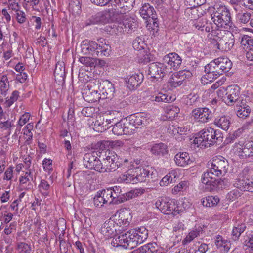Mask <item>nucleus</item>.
Here are the masks:
<instances>
[{
    "label": "nucleus",
    "instance_id": "f257e3e1",
    "mask_svg": "<svg viewBox=\"0 0 253 253\" xmlns=\"http://www.w3.org/2000/svg\"><path fill=\"white\" fill-rule=\"evenodd\" d=\"M223 141V134L218 129H214L211 127L201 130L196 137L193 143L198 146L209 147L214 144L219 145Z\"/></svg>",
    "mask_w": 253,
    "mask_h": 253
},
{
    "label": "nucleus",
    "instance_id": "f03ea898",
    "mask_svg": "<svg viewBox=\"0 0 253 253\" xmlns=\"http://www.w3.org/2000/svg\"><path fill=\"white\" fill-rule=\"evenodd\" d=\"M98 42L97 43L93 41H84L81 44L82 52L94 57L108 56L111 50L110 46L103 38L98 40Z\"/></svg>",
    "mask_w": 253,
    "mask_h": 253
},
{
    "label": "nucleus",
    "instance_id": "7ed1b4c3",
    "mask_svg": "<svg viewBox=\"0 0 253 253\" xmlns=\"http://www.w3.org/2000/svg\"><path fill=\"white\" fill-rule=\"evenodd\" d=\"M211 16L214 24L219 28L228 29L232 24L229 10L224 5H220Z\"/></svg>",
    "mask_w": 253,
    "mask_h": 253
},
{
    "label": "nucleus",
    "instance_id": "20e7f679",
    "mask_svg": "<svg viewBox=\"0 0 253 253\" xmlns=\"http://www.w3.org/2000/svg\"><path fill=\"white\" fill-rule=\"evenodd\" d=\"M98 154H100L101 152L95 151L85 154L83 158V162L86 168L101 172L103 170L101 169L102 163L98 158V156L100 157Z\"/></svg>",
    "mask_w": 253,
    "mask_h": 253
},
{
    "label": "nucleus",
    "instance_id": "39448f33",
    "mask_svg": "<svg viewBox=\"0 0 253 253\" xmlns=\"http://www.w3.org/2000/svg\"><path fill=\"white\" fill-rule=\"evenodd\" d=\"M135 243L129 230L125 233L121 232L119 236L113 238L111 244L115 247L132 249L136 247Z\"/></svg>",
    "mask_w": 253,
    "mask_h": 253
},
{
    "label": "nucleus",
    "instance_id": "423d86ee",
    "mask_svg": "<svg viewBox=\"0 0 253 253\" xmlns=\"http://www.w3.org/2000/svg\"><path fill=\"white\" fill-rule=\"evenodd\" d=\"M135 177L137 179L136 183L147 181L154 182L157 179V173L152 168L149 167L146 168H135Z\"/></svg>",
    "mask_w": 253,
    "mask_h": 253
},
{
    "label": "nucleus",
    "instance_id": "0eeeda50",
    "mask_svg": "<svg viewBox=\"0 0 253 253\" xmlns=\"http://www.w3.org/2000/svg\"><path fill=\"white\" fill-rule=\"evenodd\" d=\"M217 60V59H215L205 66V72L206 75L201 79L202 82H203L204 79H207L210 82H211L213 79H216L220 75H222Z\"/></svg>",
    "mask_w": 253,
    "mask_h": 253
},
{
    "label": "nucleus",
    "instance_id": "6e6552de",
    "mask_svg": "<svg viewBox=\"0 0 253 253\" xmlns=\"http://www.w3.org/2000/svg\"><path fill=\"white\" fill-rule=\"evenodd\" d=\"M103 163H102L101 169L103 170L101 172H110L116 170L120 166L119 162L118 161V158L117 155L114 152H108V155L105 158H103Z\"/></svg>",
    "mask_w": 253,
    "mask_h": 253
},
{
    "label": "nucleus",
    "instance_id": "1a4fd4ad",
    "mask_svg": "<svg viewBox=\"0 0 253 253\" xmlns=\"http://www.w3.org/2000/svg\"><path fill=\"white\" fill-rule=\"evenodd\" d=\"M112 217L115 221L117 225L120 227L122 226L121 230L123 231H125L126 228L129 225L132 219L130 211L124 209L118 211Z\"/></svg>",
    "mask_w": 253,
    "mask_h": 253
},
{
    "label": "nucleus",
    "instance_id": "9d476101",
    "mask_svg": "<svg viewBox=\"0 0 253 253\" xmlns=\"http://www.w3.org/2000/svg\"><path fill=\"white\" fill-rule=\"evenodd\" d=\"M120 1L117 3H113L111 5L112 8L109 9V13L114 17H117L120 15H123L129 10L128 5H125L124 3L132 6L135 0H119Z\"/></svg>",
    "mask_w": 253,
    "mask_h": 253
},
{
    "label": "nucleus",
    "instance_id": "9b49d317",
    "mask_svg": "<svg viewBox=\"0 0 253 253\" xmlns=\"http://www.w3.org/2000/svg\"><path fill=\"white\" fill-rule=\"evenodd\" d=\"M156 207L159 209L161 212L165 214H173L175 215V213L178 212V209H176L178 207L175 204L174 202L171 200H167L166 199H162L158 200L155 203Z\"/></svg>",
    "mask_w": 253,
    "mask_h": 253
},
{
    "label": "nucleus",
    "instance_id": "f8f14e48",
    "mask_svg": "<svg viewBox=\"0 0 253 253\" xmlns=\"http://www.w3.org/2000/svg\"><path fill=\"white\" fill-rule=\"evenodd\" d=\"M228 166V161L222 156H218L212 159L211 167L213 168L212 171L221 176L227 173Z\"/></svg>",
    "mask_w": 253,
    "mask_h": 253
},
{
    "label": "nucleus",
    "instance_id": "ddd939ff",
    "mask_svg": "<svg viewBox=\"0 0 253 253\" xmlns=\"http://www.w3.org/2000/svg\"><path fill=\"white\" fill-rule=\"evenodd\" d=\"M192 116L196 121L205 123L212 119L213 113L208 108H198L192 110Z\"/></svg>",
    "mask_w": 253,
    "mask_h": 253
},
{
    "label": "nucleus",
    "instance_id": "4468645a",
    "mask_svg": "<svg viewBox=\"0 0 253 253\" xmlns=\"http://www.w3.org/2000/svg\"><path fill=\"white\" fill-rule=\"evenodd\" d=\"M226 91L223 100L227 105L232 106L239 98L240 88L238 85H231L227 87Z\"/></svg>",
    "mask_w": 253,
    "mask_h": 253
},
{
    "label": "nucleus",
    "instance_id": "2eb2a0df",
    "mask_svg": "<svg viewBox=\"0 0 253 253\" xmlns=\"http://www.w3.org/2000/svg\"><path fill=\"white\" fill-rule=\"evenodd\" d=\"M233 185L241 191L253 193V178L240 174L235 180Z\"/></svg>",
    "mask_w": 253,
    "mask_h": 253
},
{
    "label": "nucleus",
    "instance_id": "dca6fc26",
    "mask_svg": "<svg viewBox=\"0 0 253 253\" xmlns=\"http://www.w3.org/2000/svg\"><path fill=\"white\" fill-rule=\"evenodd\" d=\"M192 73L189 71H180L173 74L170 77L168 82V86L170 88H176L181 85L184 81L188 77H190Z\"/></svg>",
    "mask_w": 253,
    "mask_h": 253
},
{
    "label": "nucleus",
    "instance_id": "f3484780",
    "mask_svg": "<svg viewBox=\"0 0 253 253\" xmlns=\"http://www.w3.org/2000/svg\"><path fill=\"white\" fill-rule=\"evenodd\" d=\"M234 146L239 152L241 159H245L253 156V141H248L245 143L239 142L235 143Z\"/></svg>",
    "mask_w": 253,
    "mask_h": 253
},
{
    "label": "nucleus",
    "instance_id": "a211bd4d",
    "mask_svg": "<svg viewBox=\"0 0 253 253\" xmlns=\"http://www.w3.org/2000/svg\"><path fill=\"white\" fill-rule=\"evenodd\" d=\"M126 119L130 127L134 126L137 128L139 126H145L148 123V118L147 114L142 112L131 115Z\"/></svg>",
    "mask_w": 253,
    "mask_h": 253
},
{
    "label": "nucleus",
    "instance_id": "6ab92c4d",
    "mask_svg": "<svg viewBox=\"0 0 253 253\" xmlns=\"http://www.w3.org/2000/svg\"><path fill=\"white\" fill-rule=\"evenodd\" d=\"M167 72L168 69L164 64L154 62L151 63L149 66L148 75H150L151 78H162Z\"/></svg>",
    "mask_w": 253,
    "mask_h": 253
},
{
    "label": "nucleus",
    "instance_id": "aec40b11",
    "mask_svg": "<svg viewBox=\"0 0 253 253\" xmlns=\"http://www.w3.org/2000/svg\"><path fill=\"white\" fill-rule=\"evenodd\" d=\"M99 89L102 99H111L114 97L115 91L114 85L108 80L103 81L100 84Z\"/></svg>",
    "mask_w": 253,
    "mask_h": 253
},
{
    "label": "nucleus",
    "instance_id": "412c9836",
    "mask_svg": "<svg viewBox=\"0 0 253 253\" xmlns=\"http://www.w3.org/2000/svg\"><path fill=\"white\" fill-rule=\"evenodd\" d=\"M93 84L94 82H90L85 87L83 93L84 99L88 102H95L102 99L100 93H98L97 90L91 89Z\"/></svg>",
    "mask_w": 253,
    "mask_h": 253
},
{
    "label": "nucleus",
    "instance_id": "4be33fe9",
    "mask_svg": "<svg viewBox=\"0 0 253 253\" xmlns=\"http://www.w3.org/2000/svg\"><path fill=\"white\" fill-rule=\"evenodd\" d=\"M115 221L112 217L106 220L102 225L101 228V233L106 238H112L115 235L116 229Z\"/></svg>",
    "mask_w": 253,
    "mask_h": 253
},
{
    "label": "nucleus",
    "instance_id": "5701e85b",
    "mask_svg": "<svg viewBox=\"0 0 253 253\" xmlns=\"http://www.w3.org/2000/svg\"><path fill=\"white\" fill-rule=\"evenodd\" d=\"M131 236L134 241L136 242V246L144 242L148 238V231L146 228L142 226L138 229H131L129 230Z\"/></svg>",
    "mask_w": 253,
    "mask_h": 253
},
{
    "label": "nucleus",
    "instance_id": "b1692460",
    "mask_svg": "<svg viewBox=\"0 0 253 253\" xmlns=\"http://www.w3.org/2000/svg\"><path fill=\"white\" fill-rule=\"evenodd\" d=\"M132 130H133V128H130L128 126L127 121L126 119L116 123L113 126L112 131L115 135H122L129 133Z\"/></svg>",
    "mask_w": 253,
    "mask_h": 253
},
{
    "label": "nucleus",
    "instance_id": "393cba45",
    "mask_svg": "<svg viewBox=\"0 0 253 253\" xmlns=\"http://www.w3.org/2000/svg\"><path fill=\"white\" fill-rule=\"evenodd\" d=\"M165 63H167L170 68L175 70L179 68L181 64V57L176 53H170L165 55L163 58Z\"/></svg>",
    "mask_w": 253,
    "mask_h": 253
},
{
    "label": "nucleus",
    "instance_id": "a878e982",
    "mask_svg": "<svg viewBox=\"0 0 253 253\" xmlns=\"http://www.w3.org/2000/svg\"><path fill=\"white\" fill-rule=\"evenodd\" d=\"M214 243L217 249L223 253H227L231 248L230 240L225 239L221 235H218L216 236Z\"/></svg>",
    "mask_w": 253,
    "mask_h": 253
},
{
    "label": "nucleus",
    "instance_id": "bb28decb",
    "mask_svg": "<svg viewBox=\"0 0 253 253\" xmlns=\"http://www.w3.org/2000/svg\"><path fill=\"white\" fill-rule=\"evenodd\" d=\"M207 228V226L204 224H201L195 226L194 229L191 231L186 237L182 241L183 244H186L191 242L196 237L201 235L205 232V229Z\"/></svg>",
    "mask_w": 253,
    "mask_h": 253
},
{
    "label": "nucleus",
    "instance_id": "cd10ccee",
    "mask_svg": "<svg viewBox=\"0 0 253 253\" xmlns=\"http://www.w3.org/2000/svg\"><path fill=\"white\" fill-rule=\"evenodd\" d=\"M213 170V168L211 167L210 169L203 173L201 179L202 183L211 187L212 184L215 183L214 182L216 179L221 176L220 174L215 173L212 171Z\"/></svg>",
    "mask_w": 253,
    "mask_h": 253
},
{
    "label": "nucleus",
    "instance_id": "c85d7f7f",
    "mask_svg": "<svg viewBox=\"0 0 253 253\" xmlns=\"http://www.w3.org/2000/svg\"><path fill=\"white\" fill-rule=\"evenodd\" d=\"M247 227L245 223L236 221L233 226L231 233V238L234 241H238L241 235L246 230Z\"/></svg>",
    "mask_w": 253,
    "mask_h": 253
},
{
    "label": "nucleus",
    "instance_id": "c756f323",
    "mask_svg": "<svg viewBox=\"0 0 253 253\" xmlns=\"http://www.w3.org/2000/svg\"><path fill=\"white\" fill-rule=\"evenodd\" d=\"M141 16L144 19L148 20L149 19L155 18L157 17L156 12L153 6H151L148 3H145L143 4L140 9L139 12Z\"/></svg>",
    "mask_w": 253,
    "mask_h": 253
},
{
    "label": "nucleus",
    "instance_id": "7c9ffc66",
    "mask_svg": "<svg viewBox=\"0 0 253 253\" xmlns=\"http://www.w3.org/2000/svg\"><path fill=\"white\" fill-rule=\"evenodd\" d=\"M143 75L141 73H135L128 79L127 86L130 90H135L141 84L143 80Z\"/></svg>",
    "mask_w": 253,
    "mask_h": 253
},
{
    "label": "nucleus",
    "instance_id": "2f4dec72",
    "mask_svg": "<svg viewBox=\"0 0 253 253\" xmlns=\"http://www.w3.org/2000/svg\"><path fill=\"white\" fill-rule=\"evenodd\" d=\"M135 176V172L134 168L133 169H129L125 172L124 174L120 175L118 178V181L119 182H124L126 183H137V179Z\"/></svg>",
    "mask_w": 253,
    "mask_h": 253
},
{
    "label": "nucleus",
    "instance_id": "473e14b6",
    "mask_svg": "<svg viewBox=\"0 0 253 253\" xmlns=\"http://www.w3.org/2000/svg\"><path fill=\"white\" fill-rule=\"evenodd\" d=\"M174 160L176 164L180 167H185L192 163L189 154L187 152H179L176 154Z\"/></svg>",
    "mask_w": 253,
    "mask_h": 253
},
{
    "label": "nucleus",
    "instance_id": "72a5a7b5",
    "mask_svg": "<svg viewBox=\"0 0 253 253\" xmlns=\"http://www.w3.org/2000/svg\"><path fill=\"white\" fill-rule=\"evenodd\" d=\"M33 180L31 170H27V171L19 178L20 185L26 190L31 189L33 188V185L31 183Z\"/></svg>",
    "mask_w": 253,
    "mask_h": 253
},
{
    "label": "nucleus",
    "instance_id": "f704fd0d",
    "mask_svg": "<svg viewBox=\"0 0 253 253\" xmlns=\"http://www.w3.org/2000/svg\"><path fill=\"white\" fill-rule=\"evenodd\" d=\"M136 27V23L131 17L124 19L122 22L119 23L118 28L122 29L123 32L128 33L130 31L134 30Z\"/></svg>",
    "mask_w": 253,
    "mask_h": 253
},
{
    "label": "nucleus",
    "instance_id": "c9c22d12",
    "mask_svg": "<svg viewBox=\"0 0 253 253\" xmlns=\"http://www.w3.org/2000/svg\"><path fill=\"white\" fill-rule=\"evenodd\" d=\"M213 124L218 127L227 131L231 125L230 118L225 115L218 116L215 119Z\"/></svg>",
    "mask_w": 253,
    "mask_h": 253
},
{
    "label": "nucleus",
    "instance_id": "e433bc0d",
    "mask_svg": "<svg viewBox=\"0 0 253 253\" xmlns=\"http://www.w3.org/2000/svg\"><path fill=\"white\" fill-rule=\"evenodd\" d=\"M218 30H212L211 33L208 35V37L211 42V46L215 51H219V42L221 37L219 36Z\"/></svg>",
    "mask_w": 253,
    "mask_h": 253
},
{
    "label": "nucleus",
    "instance_id": "4c0bfd02",
    "mask_svg": "<svg viewBox=\"0 0 253 253\" xmlns=\"http://www.w3.org/2000/svg\"><path fill=\"white\" fill-rule=\"evenodd\" d=\"M234 43V38H228L227 37H221L218 50L225 52L228 51L232 48Z\"/></svg>",
    "mask_w": 253,
    "mask_h": 253
},
{
    "label": "nucleus",
    "instance_id": "58836bf2",
    "mask_svg": "<svg viewBox=\"0 0 253 253\" xmlns=\"http://www.w3.org/2000/svg\"><path fill=\"white\" fill-rule=\"evenodd\" d=\"M56 80L63 81L66 76L65 66L63 62H58L56 65L54 72Z\"/></svg>",
    "mask_w": 253,
    "mask_h": 253
},
{
    "label": "nucleus",
    "instance_id": "ea45409f",
    "mask_svg": "<svg viewBox=\"0 0 253 253\" xmlns=\"http://www.w3.org/2000/svg\"><path fill=\"white\" fill-rule=\"evenodd\" d=\"M144 193V190L141 189H134L122 195V198L120 199V203L125 201L134 198Z\"/></svg>",
    "mask_w": 253,
    "mask_h": 253
},
{
    "label": "nucleus",
    "instance_id": "a19ab883",
    "mask_svg": "<svg viewBox=\"0 0 253 253\" xmlns=\"http://www.w3.org/2000/svg\"><path fill=\"white\" fill-rule=\"evenodd\" d=\"M217 59V63L219 65L222 74L228 72L231 69L232 63L228 58L220 57Z\"/></svg>",
    "mask_w": 253,
    "mask_h": 253
},
{
    "label": "nucleus",
    "instance_id": "79ce46f5",
    "mask_svg": "<svg viewBox=\"0 0 253 253\" xmlns=\"http://www.w3.org/2000/svg\"><path fill=\"white\" fill-rule=\"evenodd\" d=\"M168 151L167 146L163 143L155 144L151 148L152 153L158 156H163L166 154Z\"/></svg>",
    "mask_w": 253,
    "mask_h": 253
},
{
    "label": "nucleus",
    "instance_id": "37998d69",
    "mask_svg": "<svg viewBox=\"0 0 253 253\" xmlns=\"http://www.w3.org/2000/svg\"><path fill=\"white\" fill-rule=\"evenodd\" d=\"M220 201V199L217 196H209L201 199L202 204L204 207H212L216 206Z\"/></svg>",
    "mask_w": 253,
    "mask_h": 253
},
{
    "label": "nucleus",
    "instance_id": "c03bdc74",
    "mask_svg": "<svg viewBox=\"0 0 253 253\" xmlns=\"http://www.w3.org/2000/svg\"><path fill=\"white\" fill-rule=\"evenodd\" d=\"M237 115L242 118H246L251 112V108L249 105H247L245 102L242 100L241 105L237 106Z\"/></svg>",
    "mask_w": 253,
    "mask_h": 253
},
{
    "label": "nucleus",
    "instance_id": "a18cd8bd",
    "mask_svg": "<svg viewBox=\"0 0 253 253\" xmlns=\"http://www.w3.org/2000/svg\"><path fill=\"white\" fill-rule=\"evenodd\" d=\"M14 126L12 120L10 119L2 120V119H0V129L2 131H6V137L9 136L11 134V129Z\"/></svg>",
    "mask_w": 253,
    "mask_h": 253
},
{
    "label": "nucleus",
    "instance_id": "49530a36",
    "mask_svg": "<svg viewBox=\"0 0 253 253\" xmlns=\"http://www.w3.org/2000/svg\"><path fill=\"white\" fill-rule=\"evenodd\" d=\"M240 44L245 50L253 48V39L246 35H241L239 37Z\"/></svg>",
    "mask_w": 253,
    "mask_h": 253
},
{
    "label": "nucleus",
    "instance_id": "de8ad7c7",
    "mask_svg": "<svg viewBox=\"0 0 253 253\" xmlns=\"http://www.w3.org/2000/svg\"><path fill=\"white\" fill-rule=\"evenodd\" d=\"M150 100L152 101L156 102H165L168 103L172 101L171 97L166 94H163L161 92L158 93L156 95H154L151 96Z\"/></svg>",
    "mask_w": 253,
    "mask_h": 253
},
{
    "label": "nucleus",
    "instance_id": "09e8293b",
    "mask_svg": "<svg viewBox=\"0 0 253 253\" xmlns=\"http://www.w3.org/2000/svg\"><path fill=\"white\" fill-rule=\"evenodd\" d=\"M9 88V83L7 77L6 75H3L0 81V94L6 96Z\"/></svg>",
    "mask_w": 253,
    "mask_h": 253
},
{
    "label": "nucleus",
    "instance_id": "8fccbe9b",
    "mask_svg": "<svg viewBox=\"0 0 253 253\" xmlns=\"http://www.w3.org/2000/svg\"><path fill=\"white\" fill-rule=\"evenodd\" d=\"M113 200L117 202V204H120V200L122 198L121 189L120 187L114 186L108 188Z\"/></svg>",
    "mask_w": 253,
    "mask_h": 253
},
{
    "label": "nucleus",
    "instance_id": "3c124183",
    "mask_svg": "<svg viewBox=\"0 0 253 253\" xmlns=\"http://www.w3.org/2000/svg\"><path fill=\"white\" fill-rule=\"evenodd\" d=\"M132 45L133 48L138 51L145 49L147 46L143 36L136 38L133 42Z\"/></svg>",
    "mask_w": 253,
    "mask_h": 253
},
{
    "label": "nucleus",
    "instance_id": "603ef678",
    "mask_svg": "<svg viewBox=\"0 0 253 253\" xmlns=\"http://www.w3.org/2000/svg\"><path fill=\"white\" fill-rule=\"evenodd\" d=\"M214 183H215L212 184L211 187H210V189H212L214 188L222 189L228 187L230 186V182L228 179L226 178L221 179L218 178Z\"/></svg>",
    "mask_w": 253,
    "mask_h": 253
},
{
    "label": "nucleus",
    "instance_id": "864d4df0",
    "mask_svg": "<svg viewBox=\"0 0 253 253\" xmlns=\"http://www.w3.org/2000/svg\"><path fill=\"white\" fill-rule=\"evenodd\" d=\"M108 128V127L106 126V124H105L104 119L101 117H99L94 123L93 128L97 132H102Z\"/></svg>",
    "mask_w": 253,
    "mask_h": 253
},
{
    "label": "nucleus",
    "instance_id": "5fc2aeb1",
    "mask_svg": "<svg viewBox=\"0 0 253 253\" xmlns=\"http://www.w3.org/2000/svg\"><path fill=\"white\" fill-rule=\"evenodd\" d=\"M16 249L18 253H31V245L23 242L17 243Z\"/></svg>",
    "mask_w": 253,
    "mask_h": 253
},
{
    "label": "nucleus",
    "instance_id": "6e6d98bb",
    "mask_svg": "<svg viewBox=\"0 0 253 253\" xmlns=\"http://www.w3.org/2000/svg\"><path fill=\"white\" fill-rule=\"evenodd\" d=\"M237 21L240 23L246 24L251 19V14L248 12H238L236 15Z\"/></svg>",
    "mask_w": 253,
    "mask_h": 253
},
{
    "label": "nucleus",
    "instance_id": "4d7b16f0",
    "mask_svg": "<svg viewBox=\"0 0 253 253\" xmlns=\"http://www.w3.org/2000/svg\"><path fill=\"white\" fill-rule=\"evenodd\" d=\"M98 191L103 198V201H104L106 204L109 203V204H117V202L114 201V200H113L111 196H110V193L108 188L106 189H102Z\"/></svg>",
    "mask_w": 253,
    "mask_h": 253
},
{
    "label": "nucleus",
    "instance_id": "13d9d810",
    "mask_svg": "<svg viewBox=\"0 0 253 253\" xmlns=\"http://www.w3.org/2000/svg\"><path fill=\"white\" fill-rule=\"evenodd\" d=\"M70 10L75 15H79L81 12V4L78 0L72 1L69 4Z\"/></svg>",
    "mask_w": 253,
    "mask_h": 253
},
{
    "label": "nucleus",
    "instance_id": "bf43d9fd",
    "mask_svg": "<svg viewBox=\"0 0 253 253\" xmlns=\"http://www.w3.org/2000/svg\"><path fill=\"white\" fill-rule=\"evenodd\" d=\"M19 96V92L17 90H14L12 92L10 97L6 98L5 104L7 107H10L15 102H16Z\"/></svg>",
    "mask_w": 253,
    "mask_h": 253
},
{
    "label": "nucleus",
    "instance_id": "052dcab7",
    "mask_svg": "<svg viewBox=\"0 0 253 253\" xmlns=\"http://www.w3.org/2000/svg\"><path fill=\"white\" fill-rule=\"evenodd\" d=\"M33 127V125H32L31 123H29L25 126V127L23 129V133L27 137L26 142L28 144H29V141H31L32 140L33 133L31 132V130H32Z\"/></svg>",
    "mask_w": 253,
    "mask_h": 253
},
{
    "label": "nucleus",
    "instance_id": "680f3d73",
    "mask_svg": "<svg viewBox=\"0 0 253 253\" xmlns=\"http://www.w3.org/2000/svg\"><path fill=\"white\" fill-rule=\"evenodd\" d=\"M50 184L45 180L42 179L39 185V188L41 193L47 195L50 189Z\"/></svg>",
    "mask_w": 253,
    "mask_h": 253
},
{
    "label": "nucleus",
    "instance_id": "e2e57ef3",
    "mask_svg": "<svg viewBox=\"0 0 253 253\" xmlns=\"http://www.w3.org/2000/svg\"><path fill=\"white\" fill-rule=\"evenodd\" d=\"M81 113L84 117H93L95 114V108L93 107H84L82 109Z\"/></svg>",
    "mask_w": 253,
    "mask_h": 253
},
{
    "label": "nucleus",
    "instance_id": "0e129e2a",
    "mask_svg": "<svg viewBox=\"0 0 253 253\" xmlns=\"http://www.w3.org/2000/svg\"><path fill=\"white\" fill-rule=\"evenodd\" d=\"M241 134L242 130L239 129L234 131L233 133L229 134L225 140L226 143L228 144L233 142L236 139L240 136Z\"/></svg>",
    "mask_w": 253,
    "mask_h": 253
},
{
    "label": "nucleus",
    "instance_id": "69168bd1",
    "mask_svg": "<svg viewBox=\"0 0 253 253\" xmlns=\"http://www.w3.org/2000/svg\"><path fill=\"white\" fill-rule=\"evenodd\" d=\"M179 108L176 106H169L167 109V114L169 118H174L179 112Z\"/></svg>",
    "mask_w": 253,
    "mask_h": 253
},
{
    "label": "nucleus",
    "instance_id": "338daca9",
    "mask_svg": "<svg viewBox=\"0 0 253 253\" xmlns=\"http://www.w3.org/2000/svg\"><path fill=\"white\" fill-rule=\"evenodd\" d=\"M103 198L100 195L99 191H98L93 198L94 204L96 207H101L104 204H106L104 201H103Z\"/></svg>",
    "mask_w": 253,
    "mask_h": 253
},
{
    "label": "nucleus",
    "instance_id": "774afa93",
    "mask_svg": "<svg viewBox=\"0 0 253 253\" xmlns=\"http://www.w3.org/2000/svg\"><path fill=\"white\" fill-rule=\"evenodd\" d=\"M101 21V14L100 13H97L95 15L92 16L90 19L87 21L86 25H94L99 23Z\"/></svg>",
    "mask_w": 253,
    "mask_h": 253
}]
</instances>
